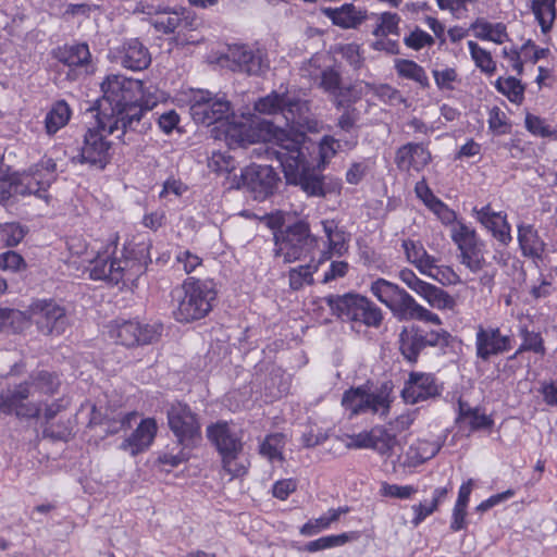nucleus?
I'll use <instances>...</instances> for the list:
<instances>
[{
  "mask_svg": "<svg viewBox=\"0 0 557 557\" xmlns=\"http://www.w3.org/2000/svg\"><path fill=\"white\" fill-rule=\"evenodd\" d=\"M100 89L102 96L90 102L85 112L91 113L109 134L120 132L116 138L123 144H129L132 138L127 137V133L135 131L151 109L145 100L143 83L120 74H110L101 83Z\"/></svg>",
  "mask_w": 557,
  "mask_h": 557,
  "instance_id": "1",
  "label": "nucleus"
},
{
  "mask_svg": "<svg viewBox=\"0 0 557 557\" xmlns=\"http://www.w3.org/2000/svg\"><path fill=\"white\" fill-rule=\"evenodd\" d=\"M302 134L290 137L285 129L275 127V145L267 149L268 158L280 163L288 184L299 186L309 197H324L323 175L308 163L302 152Z\"/></svg>",
  "mask_w": 557,
  "mask_h": 557,
  "instance_id": "2",
  "label": "nucleus"
},
{
  "mask_svg": "<svg viewBox=\"0 0 557 557\" xmlns=\"http://www.w3.org/2000/svg\"><path fill=\"white\" fill-rule=\"evenodd\" d=\"M206 435L221 458L222 469L232 478L245 476L250 462L243 457V431L227 421L219 420L207 426Z\"/></svg>",
  "mask_w": 557,
  "mask_h": 557,
  "instance_id": "3",
  "label": "nucleus"
},
{
  "mask_svg": "<svg viewBox=\"0 0 557 557\" xmlns=\"http://www.w3.org/2000/svg\"><path fill=\"white\" fill-rule=\"evenodd\" d=\"M370 292L398 321L417 320L433 325L443 324L436 313L419 305L406 289L393 282L379 277L371 283Z\"/></svg>",
  "mask_w": 557,
  "mask_h": 557,
  "instance_id": "4",
  "label": "nucleus"
},
{
  "mask_svg": "<svg viewBox=\"0 0 557 557\" xmlns=\"http://www.w3.org/2000/svg\"><path fill=\"white\" fill-rule=\"evenodd\" d=\"M218 290L212 280L187 277L177 297L173 310L174 319L180 323H191L206 318L213 309Z\"/></svg>",
  "mask_w": 557,
  "mask_h": 557,
  "instance_id": "5",
  "label": "nucleus"
},
{
  "mask_svg": "<svg viewBox=\"0 0 557 557\" xmlns=\"http://www.w3.org/2000/svg\"><path fill=\"white\" fill-rule=\"evenodd\" d=\"M323 300L336 318L351 323L352 329L356 326L377 329L383 322L381 308L360 294L329 295Z\"/></svg>",
  "mask_w": 557,
  "mask_h": 557,
  "instance_id": "6",
  "label": "nucleus"
},
{
  "mask_svg": "<svg viewBox=\"0 0 557 557\" xmlns=\"http://www.w3.org/2000/svg\"><path fill=\"white\" fill-rule=\"evenodd\" d=\"M318 242V237L311 233L310 223L306 219H296L274 234L273 252L284 263H292L311 255Z\"/></svg>",
  "mask_w": 557,
  "mask_h": 557,
  "instance_id": "7",
  "label": "nucleus"
},
{
  "mask_svg": "<svg viewBox=\"0 0 557 557\" xmlns=\"http://www.w3.org/2000/svg\"><path fill=\"white\" fill-rule=\"evenodd\" d=\"M405 326L398 335L399 351L404 359L412 364L417 363L420 354L428 347L445 349L453 343V335L442 325Z\"/></svg>",
  "mask_w": 557,
  "mask_h": 557,
  "instance_id": "8",
  "label": "nucleus"
},
{
  "mask_svg": "<svg viewBox=\"0 0 557 557\" xmlns=\"http://www.w3.org/2000/svg\"><path fill=\"white\" fill-rule=\"evenodd\" d=\"M391 388L383 384L376 392H371L368 384L346 389L342 396L341 405L349 417H357L367 412L388 414L391 409Z\"/></svg>",
  "mask_w": 557,
  "mask_h": 557,
  "instance_id": "9",
  "label": "nucleus"
},
{
  "mask_svg": "<svg viewBox=\"0 0 557 557\" xmlns=\"http://www.w3.org/2000/svg\"><path fill=\"white\" fill-rule=\"evenodd\" d=\"M280 176L271 165L251 164L240 170V174L227 176L231 189H246L255 200L262 201L274 194Z\"/></svg>",
  "mask_w": 557,
  "mask_h": 557,
  "instance_id": "10",
  "label": "nucleus"
},
{
  "mask_svg": "<svg viewBox=\"0 0 557 557\" xmlns=\"http://www.w3.org/2000/svg\"><path fill=\"white\" fill-rule=\"evenodd\" d=\"M168 425L176 443L191 450L202 441L201 424L198 413L183 401H174L166 408Z\"/></svg>",
  "mask_w": 557,
  "mask_h": 557,
  "instance_id": "11",
  "label": "nucleus"
},
{
  "mask_svg": "<svg viewBox=\"0 0 557 557\" xmlns=\"http://www.w3.org/2000/svg\"><path fill=\"white\" fill-rule=\"evenodd\" d=\"M450 237L459 251L458 258L472 273H479L487 264L485 258V242L480 238L473 227L458 221L451 228Z\"/></svg>",
  "mask_w": 557,
  "mask_h": 557,
  "instance_id": "12",
  "label": "nucleus"
},
{
  "mask_svg": "<svg viewBox=\"0 0 557 557\" xmlns=\"http://www.w3.org/2000/svg\"><path fill=\"white\" fill-rule=\"evenodd\" d=\"M190 115L197 124L210 126L224 123L234 117L231 102L225 96L213 95L208 90H198L190 101Z\"/></svg>",
  "mask_w": 557,
  "mask_h": 557,
  "instance_id": "13",
  "label": "nucleus"
},
{
  "mask_svg": "<svg viewBox=\"0 0 557 557\" xmlns=\"http://www.w3.org/2000/svg\"><path fill=\"white\" fill-rule=\"evenodd\" d=\"M107 135H110L108 129L102 128L96 120V126L88 127L85 132L79 153L73 160L103 170L112 158L111 141L107 140Z\"/></svg>",
  "mask_w": 557,
  "mask_h": 557,
  "instance_id": "14",
  "label": "nucleus"
},
{
  "mask_svg": "<svg viewBox=\"0 0 557 557\" xmlns=\"http://www.w3.org/2000/svg\"><path fill=\"white\" fill-rule=\"evenodd\" d=\"M444 383L435 373L411 371L400 392L403 400L408 405L435 400L442 396Z\"/></svg>",
  "mask_w": 557,
  "mask_h": 557,
  "instance_id": "15",
  "label": "nucleus"
},
{
  "mask_svg": "<svg viewBox=\"0 0 557 557\" xmlns=\"http://www.w3.org/2000/svg\"><path fill=\"white\" fill-rule=\"evenodd\" d=\"M161 333V324H143L138 320H116L110 326V336L125 347L152 344L159 339Z\"/></svg>",
  "mask_w": 557,
  "mask_h": 557,
  "instance_id": "16",
  "label": "nucleus"
},
{
  "mask_svg": "<svg viewBox=\"0 0 557 557\" xmlns=\"http://www.w3.org/2000/svg\"><path fill=\"white\" fill-rule=\"evenodd\" d=\"M30 313L39 331L45 335H61L67 327L65 309L52 299L34 301Z\"/></svg>",
  "mask_w": 557,
  "mask_h": 557,
  "instance_id": "17",
  "label": "nucleus"
},
{
  "mask_svg": "<svg viewBox=\"0 0 557 557\" xmlns=\"http://www.w3.org/2000/svg\"><path fill=\"white\" fill-rule=\"evenodd\" d=\"M224 60L233 72L253 76L262 74L263 70L269 66L265 53L261 49H253L244 44L230 46Z\"/></svg>",
  "mask_w": 557,
  "mask_h": 557,
  "instance_id": "18",
  "label": "nucleus"
},
{
  "mask_svg": "<svg viewBox=\"0 0 557 557\" xmlns=\"http://www.w3.org/2000/svg\"><path fill=\"white\" fill-rule=\"evenodd\" d=\"M512 348V338L497 326L479 325L475 333V356L482 361L503 355Z\"/></svg>",
  "mask_w": 557,
  "mask_h": 557,
  "instance_id": "19",
  "label": "nucleus"
},
{
  "mask_svg": "<svg viewBox=\"0 0 557 557\" xmlns=\"http://www.w3.org/2000/svg\"><path fill=\"white\" fill-rule=\"evenodd\" d=\"M347 437L346 448L373 449L382 456H391L397 444L396 435L384 426H374L370 431H362Z\"/></svg>",
  "mask_w": 557,
  "mask_h": 557,
  "instance_id": "20",
  "label": "nucleus"
},
{
  "mask_svg": "<svg viewBox=\"0 0 557 557\" xmlns=\"http://www.w3.org/2000/svg\"><path fill=\"white\" fill-rule=\"evenodd\" d=\"M116 250V243L109 244L103 251L90 261L89 276L95 281H104L110 285H117L122 282L121 258L113 257Z\"/></svg>",
  "mask_w": 557,
  "mask_h": 557,
  "instance_id": "21",
  "label": "nucleus"
},
{
  "mask_svg": "<svg viewBox=\"0 0 557 557\" xmlns=\"http://www.w3.org/2000/svg\"><path fill=\"white\" fill-rule=\"evenodd\" d=\"M472 215L475 220L486 228L492 237L504 247L512 242L511 225L507 220V213L504 211L496 212L490 203L472 209Z\"/></svg>",
  "mask_w": 557,
  "mask_h": 557,
  "instance_id": "22",
  "label": "nucleus"
},
{
  "mask_svg": "<svg viewBox=\"0 0 557 557\" xmlns=\"http://www.w3.org/2000/svg\"><path fill=\"white\" fill-rule=\"evenodd\" d=\"M154 29L162 34H181L186 30H194L199 26V20L195 12L187 8L165 10L158 13L152 22Z\"/></svg>",
  "mask_w": 557,
  "mask_h": 557,
  "instance_id": "23",
  "label": "nucleus"
},
{
  "mask_svg": "<svg viewBox=\"0 0 557 557\" xmlns=\"http://www.w3.org/2000/svg\"><path fill=\"white\" fill-rule=\"evenodd\" d=\"M30 396L27 382L18 384L14 389L0 392V413L15 414L17 418H37L40 409L32 404H24Z\"/></svg>",
  "mask_w": 557,
  "mask_h": 557,
  "instance_id": "24",
  "label": "nucleus"
},
{
  "mask_svg": "<svg viewBox=\"0 0 557 557\" xmlns=\"http://www.w3.org/2000/svg\"><path fill=\"white\" fill-rule=\"evenodd\" d=\"M52 55L71 71L81 70L85 75H92L97 70L86 42L65 44L53 49Z\"/></svg>",
  "mask_w": 557,
  "mask_h": 557,
  "instance_id": "25",
  "label": "nucleus"
},
{
  "mask_svg": "<svg viewBox=\"0 0 557 557\" xmlns=\"http://www.w3.org/2000/svg\"><path fill=\"white\" fill-rule=\"evenodd\" d=\"M112 53L116 62L134 72L143 71L151 63L148 48L138 38L125 39Z\"/></svg>",
  "mask_w": 557,
  "mask_h": 557,
  "instance_id": "26",
  "label": "nucleus"
},
{
  "mask_svg": "<svg viewBox=\"0 0 557 557\" xmlns=\"http://www.w3.org/2000/svg\"><path fill=\"white\" fill-rule=\"evenodd\" d=\"M517 240L522 257L530 259L536 267L544 261L547 244L533 224L519 223Z\"/></svg>",
  "mask_w": 557,
  "mask_h": 557,
  "instance_id": "27",
  "label": "nucleus"
},
{
  "mask_svg": "<svg viewBox=\"0 0 557 557\" xmlns=\"http://www.w3.org/2000/svg\"><path fill=\"white\" fill-rule=\"evenodd\" d=\"M431 162V151L423 143H407L396 150L395 164L400 171L421 172Z\"/></svg>",
  "mask_w": 557,
  "mask_h": 557,
  "instance_id": "28",
  "label": "nucleus"
},
{
  "mask_svg": "<svg viewBox=\"0 0 557 557\" xmlns=\"http://www.w3.org/2000/svg\"><path fill=\"white\" fill-rule=\"evenodd\" d=\"M150 244H137L125 248L122 261V282H134L139 278L151 263Z\"/></svg>",
  "mask_w": 557,
  "mask_h": 557,
  "instance_id": "29",
  "label": "nucleus"
},
{
  "mask_svg": "<svg viewBox=\"0 0 557 557\" xmlns=\"http://www.w3.org/2000/svg\"><path fill=\"white\" fill-rule=\"evenodd\" d=\"M157 423L152 418L141 420L138 426L120 445V449L136 456L150 447L156 434Z\"/></svg>",
  "mask_w": 557,
  "mask_h": 557,
  "instance_id": "30",
  "label": "nucleus"
},
{
  "mask_svg": "<svg viewBox=\"0 0 557 557\" xmlns=\"http://www.w3.org/2000/svg\"><path fill=\"white\" fill-rule=\"evenodd\" d=\"M320 11L333 25L343 29H356L367 20V11L352 3H344L339 8L323 7Z\"/></svg>",
  "mask_w": 557,
  "mask_h": 557,
  "instance_id": "31",
  "label": "nucleus"
},
{
  "mask_svg": "<svg viewBox=\"0 0 557 557\" xmlns=\"http://www.w3.org/2000/svg\"><path fill=\"white\" fill-rule=\"evenodd\" d=\"M14 188L18 196L34 195L46 202L49 200L48 189L51 186L38 171L30 168L27 173L14 174Z\"/></svg>",
  "mask_w": 557,
  "mask_h": 557,
  "instance_id": "32",
  "label": "nucleus"
},
{
  "mask_svg": "<svg viewBox=\"0 0 557 557\" xmlns=\"http://www.w3.org/2000/svg\"><path fill=\"white\" fill-rule=\"evenodd\" d=\"M308 111L309 108L306 101L287 94L282 106L281 115L284 117L286 126L296 128L302 127L307 123Z\"/></svg>",
  "mask_w": 557,
  "mask_h": 557,
  "instance_id": "33",
  "label": "nucleus"
},
{
  "mask_svg": "<svg viewBox=\"0 0 557 557\" xmlns=\"http://www.w3.org/2000/svg\"><path fill=\"white\" fill-rule=\"evenodd\" d=\"M394 69L400 78L409 79L418 84L421 89H429L431 83L423 66L413 60L396 59Z\"/></svg>",
  "mask_w": 557,
  "mask_h": 557,
  "instance_id": "34",
  "label": "nucleus"
},
{
  "mask_svg": "<svg viewBox=\"0 0 557 557\" xmlns=\"http://www.w3.org/2000/svg\"><path fill=\"white\" fill-rule=\"evenodd\" d=\"M72 111L65 100H58L53 103L45 117L47 134L54 135L69 123Z\"/></svg>",
  "mask_w": 557,
  "mask_h": 557,
  "instance_id": "35",
  "label": "nucleus"
},
{
  "mask_svg": "<svg viewBox=\"0 0 557 557\" xmlns=\"http://www.w3.org/2000/svg\"><path fill=\"white\" fill-rule=\"evenodd\" d=\"M224 137L228 149L235 150L244 148L252 143L250 126L246 123L230 122V119L224 122Z\"/></svg>",
  "mask_w": 557,
  "mask_h": 557,
  "instance_id": "36",
  "label": "nucleus"
},
{
  "mask_svg": "<svg viewBox=\"0 0 557 557\" xmlns=\"http://www.w3.org/2000/svg\"><path fill=\"white\" fill-rule=\"evenodd\" d=\"M556 1L533 0L531 4L532 13L541 27V32L545 35L552 30L556 20Z\"/></svg>",
  "mask_w": 557,
  "mask_h": 557,
  "instance_id": "37",
  "label": "nucleus"
},
{
  "mask_svg": "<svg viewBox=\"0 0 557 557\" xmlns=\"http://www.w3.org/2000/svg\"><path fill=\"white\" fill-rule=\"evenodd\" d=\"M360 537L358 531H349L341 534H332L310 541L306 544L305 549L309 553L343 546L348 542L357 541Z\"/></svg>",
  "mask_w": 557,
  "mask_h": 557,
  "instance_id": "38",
  "label": "nucleus"
},
{
  "mask_svg": "<svg viewBox=\"0 0 557 557\" xmlns=\"http://www.w3.org/2000/svg\"><path fill=\"white\" fill-rule=\"evenodd\" d=\"M286 445V436L283 433L268 434L259 445V454L269 461H283V450Z\"/></svg>",
  "mask_w": 557,
  "mask_h": 557,
  "instance_id": "39",
  "label": "nucleus"
},
{
  "mask_svg": "<svg viewBox=\"0 0 557 557\" xmlns=\"http://www.w3.org/2000/svg\"><path fill=\"white\" fill-rule=\"evenodd\" d=\"M495 88L512 103L521 104L524 100L525 86L517 77H498L495 82Z\"/></svg>",
  "mask_w": 557,
  "mask_h": 557,
  "instance_id": "40",
  "label": "nucleus"
},
{
  "mask_svg": "<svg viewBox=\"0 0 557 557\" xmlns=\"http://www.w3.org/2000/svg\"><path fill=\"white\" fill-rule=\"evenodd\" d=\"M428 304L436 309H453L456 305L455 299L443 288L428 283L424 289L419 295Z\"/></svg>",
  "mask_w": 557,
  "mask_h": 557,
  "instance_id": "41",
  "label": "nucleus"
},
{
  "mask_svg": "<svg viewBox=\"0 0 557 557\" xmlns=\"http://www.w3.org/2000/svg\"><path fill=\"white\" fill-rule=\"evenodd\" d=\"M468 48L475 66L484 74L491 76L496 72V62L486 49L480 47L473 40L468 41Z\"/></svg>",
  "mask_w": 557,
  "mask_h": 557,
  "instance_id": "42",
  "label": "nucleus"
},
{
  "mask_svg": "<svg viewBox=\"0 0 557 557\" xmlns=\"http://www.w3.org/2000/svg\"><path fill=\"white\" fill-rule=\"evenodd\" d=\"M318 270V264H304L289 269V287L293 290H300L305 285H312L313 274Z\"/></svg>",
  "mask_w": 557,
  "mask_h": 557,
  "instance_id": "43",
  "label": "nucleus"
},
{
  "mask_svg": "<svg viewBox=\"0 0 557 557\" xmlns=\"http://www.w3.org/2000/svg\"><path fill=\"white\" fill-rule=\"evenodd\" d=\"M400 16L395 12L385 11L380 14L379 23L372 30V35L375 37H387L388 35L399 36L400 35Z\"/></svg>",
  "mask_w": 557,
  "mask_h": 557,
  "instance_id": "44",
  "label": "nucleus"
},
{
  "mask_svg": "<svg viewBox=\"0 0 557 557\" xmlns=\"http://www.w3.org/2000/svg\"><path fill=\"white\" fill-rule=\"evenodd\" d=\"M349 234L341 227L331 239L326 242V249L321 252L319 263L330 260L334 255L343 256L348 249Z\"/></svg>",
  "mask_w": 557,
  "mask_h": 557,
  "instance_id": "45",
  "label": "nucleus"
},
{
  "mask_svg": "<svg viewBox=\"0 0 557 557\" xmlns=\"http://www.w3.org/2000/svg\"><path fill=\"white\" fill-rule=\"evenodd\" d=\"M520 336L522 338V343L517 349V354H522L524 351H532L541 356L546 354L544 339L541 333L529 331L527 326H523L520 329Z\"/></svg>",
  "mask_w": 557,
  "mask_h": 557,
  "instance_id": "46",
  "label": "nucleus"
},
{
  "mask_svg": "<svg viewBox=\"0 0 557 557\" xmlns=\"http://www.w3.org/2000/svg\"><path fill=\"white\" fill-rule=\"evenodd\" d=\"M33 385L42 394L53 395L60 387L58 374L41 370L30 376Z\"/></svg>",
  "mask_w": 557,
  "mask_h": 557,
  "instance_id": "47",
  "label": "nucleus"
},
{
  "mask_svg": "<svg viewBox=\"0 0 557 557\" xmlns=\"http://www.w3.org/2000/svg\"><path fill=\"white\" fill-rule=\"evenodd\" d=\"M208 166L216 173H228V176L234 175L233 173L236 169V160L230 152L226 151H212L209 160Z\"/></svg>",
  "mask_w": 557,
  "mask_h": 557,
  "instance_id": "48",
  "label": "nucleus"
},
{
  "mask_svg": "<svg viewBox=\"0 0 557 557\" xmlns=\"http://www.w3.org/2000/svg\"><path fill=\"white\" fill-rule=\"evenodd\" d=\"M319 86L330 95L339 97L343 95L342 76L336 67L329 66L321 72Z\"/></svg>",
  "mask_w": 557,
  "mask_h": 557,
  "instance_id": "49",
  "label": "nucleus"
},
{
  "mask_svg": "<svg viewBox=\"0 0 557 557\" xmlns=\"http://www.w3.org/2000/svg\"><path fill=\"white\" fill-rule=\"evenodd\" d=\"M442 448V443L437 441L419 440L410 446L413 457L419 463H423L435 457Z\"/></svg>",
  "mask_w": 557,
  "mask_h": 557,
  "instance_id": "50",
  "label": "nucleus"
},
{
  "mask_svg": "<svg viewBox=\"0 0 557 557\" xmlns=\"http://www.w3.org/2000/svg\"><path fill=\"white\" fill-rule=\"evenodd\" d=\"M287 94L272 92L263 98H260L255 103V109L262 114L281 115L283 102H285Z\"/></svg>",
  "mask_w": 557,
  "mask_h": 557,
  "instance_id": "51",
  "label": "nucleus"
},
{
  "mask_svg": "<svg viewBox=\"0 0 557 557\" xmlns=\"http://www.w3.org/2000/svg\"><path fill=\"white\" fill-rule=\"evenodd\" d=\"M525 128L534 136L543 138H557V131L545 123V120L528 113L524 120Z\"/></svg>",
  "mask_w": 557,
  "mask_h": 557,
  "instance_id": "52",
  "label": "nucleus"
},
{
  "mask_svg": "<svg viewBox=\"0 0 557 557\" xmlns=\"http://www.w3.org/2000/svg\"><path fill=\"white\" fill-rule=\"evenodd\" d=\"M26 235V230L18 223H5L0 226V240L7 247L17 246Z\"/></svg>",
  "mask_w": 557,
  "mask_h": 557,
  "instance_id": "53",
  "label": "nucleus"
},
{
  "mask_svg": "<svg viewBox=\"0 0 557 557\" xmlns=\"http://www.w3.org/2000/svg\"><path fill=\"white\" fill-rule=\"evenodd\" d=\"M73 426L70 420L59 421L58 423H48L42 430L44 437L52 441L67 442L72 436Z\"/></svg>",
  "mask_w": 557,
  "mask_h": 557,
  "instance_id": "54",
  "label": "nucleus"
},
{
  "mask_svg": "<svg viewBox=\"0 0 557 557\" xmlns=\"http://www.w3.org/2000/svg\"><path fill=\"white\" fill-rule=\"evenodd\" d=\"M434 42V38L418 26L404 38L405 46L416 51H419L424 47H432Z\"/></svg>",
  "mask_w": 557,
  "mask_h": 557,
  "instance_id": "55",
  "label": "nucleus"
},
{
  "mask_svg": "<svg viewBox=\"0 0 557 557\" xmlns=\"http://www.w3.org/2000/svg\"><path fill=\"white\" fill-rule=\"evenodd\" d=\"M463 414L469 417V424L472 431L490 430L494 425L492 416L481 413L478 407L468 408Z\"/></svg>",
  "mask_w": 557,
  "mask_h": 557,
  "instance_id": "56",
  "label": "nucleus"
},
{
  "mask_svg": "<svg viewBox=\"0 0 557 557\" xmlns=\"http://www.w3.org/2000/svg\"><path fill=\"white\" fill-rule=\"evenodd\" d=\"M435 85L440 90H454V83L458 81V73L454 67L432 71Z\"/></svg>",
  "mask_w": 557,
  "mask_h": 557,
  "instance_id": "57",
  "label": "nucleus"
},
{
  "mask_svg": "<svg viewBox=\"0 0 557 557\" xmlns=\"http://www.w3.org/2000/svg\"><path fill=\"white\" fill-rule=\"evenodd\" d=\"M417 488L412 485H397L383 483L380 490L382 496L399 499H408L417 493Z\"/></svg>",
  "mask_w": 557,
  "mask_h": 557,
  "instance_id": "58",
  "label": "nucleus"
},
{
  "mask_svg": "<svg viewBox=\"0 0 557 557\" xmlns=\"http://www.w3.org/2000/svg\"><path fill=\"white\" fill-rule=\"evenodd\" d=\"M26 269L24 258L16 251L9 250L0 253V270L18 272Z\"/></svg>",
  "mask_w": 557,
  "mask_h": 557,
  "instance_id": "59",
  "label": "nucleus"
},
{
  "mask_svg": "<svg viewBox=\"0 0 557 557\" xmlns=\"http://www.w3.org/2000/svg\"><path fill=\"white\" fill-rule=\"evenodd\" d=\"M429 209L441 220V222L445 225L456 224L457 214L450 209L445 202H443L440 198L429 207Z\"/></svg>",
  "mask_w": 557,
  "mask_h": 557,
  "instance_id": "60",
  "label": "nucleus"
},
{
  "mask_svg": "<svg viewBox=\"0 0 557 557\" xmlns=\"http://www.w3.org/2000/svg\"><path fill=\"white\" fill-rule=\"evenodd\" d=\"M488 127L497 135L506 134L509 132V125L504 112L499 108L494 107L490 112Z\"/></svg>",
  "mask_w": 557,
  "mask_h": 557,
  "instance_id": "61",
  "label": "nucleus"
},
{
  "mask_svg": "<svg viewBox=\"0 0 557 557\" xmlns=\"http://www.w3.org/2000/svg\"><path fill=\"white\" fill-rule=\"evenodd\" d=\"M408 262L413 265L423 257L426 256V250L420 242L405 239L401 244Z\"/></svg>",
  "mask_w": 557,
  "mask_h": 557,
  "instance_id": "62",
  "label": "nucleus"
},
{
  "mask_svg": "<svg viewBox=\"0 0 557 557\" xmlns=\"http://www.w3.org/2000/svg\"><path fill=\"white\" fill-rule=\"evenodd\" d=\"M297 490V481L295 479H283L276 481L272 486V494L280 500H285L292 493Z\"/></svg>",
  "mask_w": 557,
  "mask_h": 557,
  "instance_id": "63",
  "label": "nucleus"
},
{
  "mask_svg": "<svg viewBox=\"0 0 557 557\" xmlns=\"http://www.w3.org/2000/svg\"><path fill=\"white\" fill-rule=\"evenodd\" d=\"M399 280L405 283L411 290H413L416 294L420 295L421 292L426 286L428 282L422 281L419 278L416 273L408 268H404L398 273Z\"/></svg>",
  "mask_w": 557,
  "mask_h": 557,
  "instance_id": "64",
  "label": "nucleus"
}]
</instances>
